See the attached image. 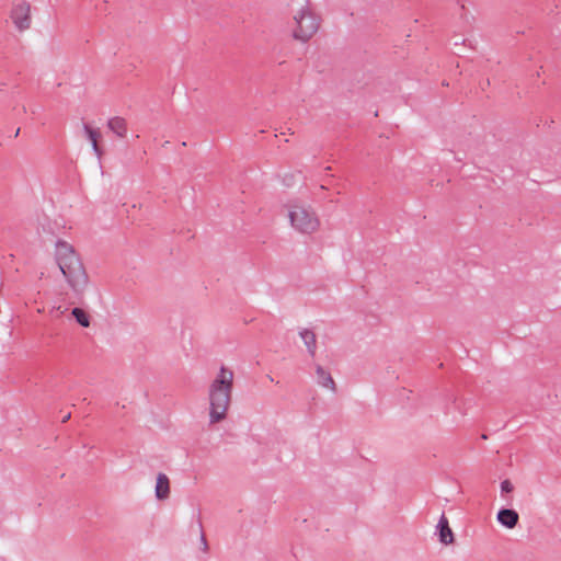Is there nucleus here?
I'll return each mask as SVG.
<instances>
[{
	"label": "nucleus",
	"mask_w": 561,
	"mask_h": 561,
	"mask_svg": "<svg viewBox=\"0 0 561 561\" xmlns=\"http://www.w3.org/2000/svg\"><path fill=\"white\" fill-rule=\"evenodd\" d=\"M439 541L444 545H451L455 541L454 533L445 515H442L438 522Z\"/></svg>",
	"instance_id": "obj_7"
},
{
	"label": "nucleus",
	"mask_w": 561,
	"mask_h": 561,
	"mask_svg": "<svg viewBox=\"0 0 561 561\" xmlns=\"http://www.w3.org/2000/svg\"><path fill=\"white\" fill-rule=\"evenodd\" d=\"M501 490H502V492L510 493L513 491V484L511 483L510 480H504L501 483Z\"/></svg>",
	"instance_id": "obj_14"
},
{
	"label": "nucleus",
	"mask_w": 561,
	"mask_h": 561,
	"mask_svg": "<svg viewBox=\"0 0 561 561\" xmlns=\"http://www.w3.org/2000/svg\"><path fill=\"white\" fill-rule=\"evenodd\" d=\"M170 495V481L164 473H159L156 483V496L159 500H165Z\"/></svg>",
	"instance_id": "obj_10"
},
{
	"label": "nucleus",
	"mask_w": 561,
	"mask_h": 561,
	"mask_svg": "<svg viewBox=\"0 0 561 561\" xmlns=\"http://www.w3.org/2000/svg\"><path fill=\"white\" fill-rule=\"evenodd\" d=\"M55 262L68 288L76 295H82L90 284V277L73 245L58 241L55 247Z\"/></svg>",
	"instance_id": "obj_1"
},
{
	"label": "nucleus",
	"mask_w": 561,
	"mask_h": 561,
	"mask_svg": "<svg viewBox=\"0 0 561 561\" xmlns=\"http://www.w3.org/2000/svg\"><path fill=\"white\" fill-rule=\"evenodd\" d=\"M496 519L502 526L513 529L518 524L519 515L514 510L503 508L499 511Z\"/></svg>",
	"instance_id": "obj_6"
},
{
	"label": "nucleus",
	"mask_w": 561,
	"mask_h": 561,
	"mask_svg": "<svg viewBox=\"0 0 561 561\" xmlns=\"http://www.w3.org/2000/svg\"><path fill=\"white\" fill-rule=\"evenodd\" d=\"M300 337L304 341L305 345L307 346L310 355L314 356L317 343L316 334L310 330H304L300 332Z\"/></svg>",
	"instance_id": "obj_12"
},
{
	"label": "nucleus",
	"mask_w": 561,
	"mask_h": 561,
	"mask_svg": "<svg viewBox=\"0 0 561 561\" xmlns=\"http://www.w3.org/2000/svg\"><path fill=\"white\" fill-rule=\"evenodd\" d=\"M286 213L289 225L296 232L311 236L320 231L321 219L312 206L293 202L286 205Z\"/></svg>",
	"instance_id": "obj_3"
},
{
	"label": "nucleus",
	"mask_w": 561,
	"mask_h": 561,
	"mask_svg": "<svg viewBox=\"0 0 561 561\" xmlns=\"http://www.w3.org/2000/svg\"><path fill=\"white\" fill-rule=\"evenodd\" d=\"M10 18L19 31H25L31 26V5L26 1L14 3Z\"/></svg>",
	"instance_id": "obj_5"
},
{
	"label": "nucleus",
	"mask_w": 561,
	"mask_h": 561,
	"mask_svg": "<svg viewBox=\"0 0 561 561\" xmlns=\"http://www.w3.org/2000/svg\"><path fill=\"white\" fill-rule=\"evenodd\" d=\"M233 379L232 369L221 366L210 382L208 389L210 423H218L226 417L230 407Z\"/></svg>",
	"instance_id": "obj_2"
},
{
	"label": "nucleus",
	"mask_w": 561,
	"mask_h": 561,
	"mask_svg": "<svg viewBox=\"0 0 561 561\" xmlns=\"http://www.w3.org/2000/svg\"><path fill=\"white\" fill-rule=\"evenodd\" d=\"M293 21V37L301 43L311 39L319 31L320 20L308 5L298 9Z\"/></svg>",
	"instance_id": "obj_4"
},
{
	"label": "nucleus",
	"mask_w": 561,
	"mask_h": 561,
	"mask_svg": "<svg viewBox=\"0 0 561 561\" xmlns=\"http://www.w3.org/2000/svg\"><path fill=\"white\" fill-rule=\"evenodd\" d=\"M107 127L119 138H125L127 136V122L123 117L115 116L110 118Z\"/></svg>",
	"instance_id": "obj_8"
},
{
	"label": "nucleus",
	"mask_w": 561,
	"mask_h": 561,
	"mask_svg": "<svg viewBox=\"0 0 561 561\" xmlns=\"http://www.w3.org/2000/svg\"><path fill=\"white\" fill-rule=\"evenodd\" d=\"M316 374H317V381L321 387L327 388L332 392L335 391L336 386H335V382L329 371H327L321 366H317Z\"/></svg>",
	"instance_id": "obj_9"
},
{
	"label": "nucleus",
	"mask_w": 561,
	"mask_h": 561,
	"mask_svg": "<svg viewBox=\"0 0 561 561\" xmlns=\"http://www.w3.org/2000/svg\"><path fill=\"white\" fill-rule=\"evenodd\" d=\"M70 417V415L64 416V422L67 421Z\"/></svg>",
	"instance_id": "obj_15"
},
{
	"label": "nucleus",
	"mask_w": 561,
	"mask_h": 561,
	"mask_svg": "<svg viewBox=\"0 0 561 561\" xmlns=\"http://www.w3.org/2000/svg\"><path fill=\"white\" fill-rule=\"evenodd\" d=\"M71 313L77 322L83 328H88L90 325V316L83 309L73 308Z\"/></svg>",
	"instance_id": "obj_13"
},
{
	"label": "nucleus",
	"mask_w": 561,
	"mask_h": 561,
	"mask_svg": "<svg viewBox=\"0 0 561 561\" xmlns=\"http://www.w3.org/2000/svg\"><path fill=\"white\" fill-rule=\"evenodd\" d=\"M84 131H85L87 137L89 138V140L91 142L93 151L98 156H100L101 154V150H100V147H99V138L101 137L100 130L99 129H94V128L90 127L89 125H84Z\"/></svg>",
	"instance_id": "obj_11"
}]
</instances>
